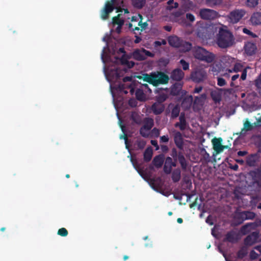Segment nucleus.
Wrapping results in <instances>:
<instances>
[{
  "instance_id": "obj_1",
  "label": "nucleus",
  "mask_w": 261,
  "mask_h": 261,
  "mask_svg": "<svg viewBox=\"0 0 261 261\" xmlns=\"http://www.w3.org/2000/svg\"><path fill=\"white\" fill-rule=\"evenodd\" d=\"M227 224L226 222H223V225L220 224L216 225L215 228L216 229L218 233L215 234L214 230H212V234L217 237L221 240L219 243L218 249L219 251L222 254L226 261H228V230L227 228H223V225Z\"/></svg>"
},
{
  "instance_id": "obj_2",
  "label": "nucleus",
  "mask_w": 261,
  "mask_h": 261,
  "mask_svg": "<svg viewBox=\"0 0 261 261\" xmlns=\"http://www.w3.org/2000/svg\"><path fill=\"white\" fill-rule=\"evenodd\" d=\"M139 79H143V81L157 87L160 85H166L168 83L170 77L164 72L160 71L152 72L150 73H144L142 76H138Z\"/></svg>"
},
{
  "instance_id": "obj_3",
  "label": "nucleus",
  "mask_w": 261,
  "mask_h": 261,
  "mask_svg": "<svg viewBox=\"0 0 261 261\" xmlns=\"http://www.w3.org/2000/svg\"><path fill=\"white\" fill-rule=\"evenodd\" d=\"M169 44L174 48H179L182 53L189 51L192 48V43L183 40L177 36H170L168 38Z\"/></svg>"
},
{
  "instance_id": "obj_4",
  "label": "nucleus",
  "mask_w": 261,
  "mask_h": 261,
  "mask_svg": "<svg viewBox=\"0 0 261 261\" xmlns=\"http://www.w3.org/2000/svg\"><path fill=\"white\" fill-rule=\"evenodd\" d=\"M248 180L246 182L249 186L261 187V168L250 171L247 175Z\"/></svg>"
},
{
  "instance_id": "obj_5",
  "label": "nucleus",
  "mask_w": 261,
  "mask_h": 261,
  "mask_svg": "<svg viewBox=\"0 0 261 261\" xmlns=\"http://www.w3.org/2000/svg\"><path fill=\"white\" fill-rule=\"evenodd\" d=\"M218 45L221 48L228 47V31L220 28L217 38Z\"/></svg>"
},
{
  "instance_id": "obj_6",
  "label": "nucleus",
  "mask_w": 261,
  "mask_h": 261,
  "mask_svg": "<svg viewBox=\"0 0 261 261\" xmlns=\"http://www.w3.org/2000/svg\"><path fill=\"white\" fill-rule=\"evenodd\" d=\"M206 72L202 68H196L191 74V77L193 81L199 83L203 81L206 77Z\"/></svg>"
},
{
  "instance_id": "obj_7",
  "label": "nucleus",
  "mask_w": 261,
  "mask_h": 261,
  "mask_svg": "<svg viewBox=\"0 0 261 261\" xmlns=\"http://www.w3.org/2000/svg\"><path fill=\"white\" fill-rule=\"evenodd\" d=\"M199 15L203 19L213 20L218 17V13L214 10L205 8L200 10Z\"/></svg>"
},
{
  "instance_id": "obj_8",
  "label": "nucleus",
  "mask_w": 261,
  "mask_h": 261,
  "mask_svg": "<svg viewBox=\"0 0 261 261\" xmlns=\"http://www.w3.org/2000/svg\"><path fill=\"white\" fill-rule=\"evenodd\" d=\"M246 14V11L243 9H236L229 13V21L233 23H237Z\"/></svg>"
},
{
  "instance_id": "obj_9",
  "label": "nucleus",
  "mask_w": 261,
  "mask_h": 261,
  "mask_svg": "<svg viewBox=\"0 0 261 261\" xmlns=\"http://www.w3.org/2000/svg\"><path fill=\"white\" fill-rule=\"evenodd\" d=\"M259 238V232L254 231L248 235L244 240V245L246 246H251L258 242Z\"/></svg>"
},
{
  "instance_id": "obj_10",
  "label": "nucleus",
  "mask_w": 261,
  "mask_h": 261,
  "mask_svg": "<svg viewBox=\"0 0 261 261\" xmlns=\"http://www.w3.org/2000/svg\"><path fill=\"white\" fill-rule=\"evenodd\" d=\"M246 162L249 166H256L259 168L260 164V156L257 153L250 154L247 156Z\"/></svg>"
},
{
  "instance_id": "obj_11",
  "label": "nucleus",
  "mask_w": 261,
  "mask_h": 261,
  "mask_svg": "<svg viewBox=\"0 0 261 261\" xmlns=\"http://www.w3.org/2000/svg\"><path fill=\"white\" fill-rule=\"evenodd\" d=\"M183 84L180 82L175 83L171 87L170 94L173 96L179 95L181 94V96L186 94L187 92L185 90H181Z\"/></svg>"
},
{
  "instance_id": "obj_12",
  "label": "nucleus",
  "mask_w": 261,
  "mask_h": 261,
  "mask_svg": "<svg viewBox=\"0 0 261 261\" xmlns=\"http://www.w3.org/2000/svg\"><path fill=\"white\" fill-rule=\"evenodd\" d=\"M245 53L248 56H252L255 55L257 51V46L255 43L247 42L244 46Z\"/></svg>"
},
{
  "instance_id": "obj_13",
  "label": "nucleus",
  "mask_w": 261,
  "mask_h": 261,
  "mask_svg": "<svg viewBox=\"0 0 261 261\" xmlns=\"http://www.w3.org/2000/svg\"><path fill=\"white\" fill-rule=\"evenodd\" d=\"M185 73L180 68H176L172 70L170 74V79L175 81L180 82L184 77Z\"/></svg>"
},
{
  "instance_id": "obj_14",
  "label": "nucleus",
  "mask_w": 261,
  "mask_h": 261,
  "mask_svg": "<svg viewBox=\"0 0 261 261\" xmlns=\"http://www.w3.org/2000/svg\"><path fill=\"white\" fill-rule=\"evenodd\" d=\"M222 139L221 138H214L212 140L213 148L217 153H219L223 151L224 148H227V146H223L222 145Z\"/></svg>"
},
{
  "instance_id": "obj_15",
  "label": "nucleus",
  "mask_w": 261,
  "mask_h": 261,
  "mask_svg": "<svg viewBox=\"0 0 261 261\" xmlns=\"http://www.w3.org/2000/svg\"><path fill=\"white\" fill-rule=\"evenodd\" d=\"M226 92H228V89H226L225 90L224 92V90L222 89H220V90H214L212 91L211 93V96L213 100V101L216 103H219L222 98V95L224 93V94H226Z\"/></svg>"
},
{
  "instance_id": "obj_16",
  "label": "nucleus",
  "mask_w": 261,
  "mask_h": 261,
  "mask_svg": "<svg viewBox=\"0 0 261 261\" xmlns=\"http://www.w3.org/2000/svg\"><path fill=\"white\" fill-rule=\"evenodd\" d=\"M257 226V225L255 222L248 223L242 226L240 231L242 235H245L255 229Z\"/></svg>"
},
{
  "instance_id": "obj_17",
  "label": "nucleus",
  "mask_w": 261,
  "mask_h": 261,
  "mask_svg": "<svg viewBox=\"0 0 261 261\" xmlns=\"http://www.w3.org/2000/svg\"><path fill=\"white\" fill-rule=\"evenodd\" d=\"M193 56L195 58L200 61L202 56L203 53H205V49L202 47L196 46L193 47H192L191 49Z\"/></svg>"
},
{
  "instance_id": "obj_18",
  "label": "nucleus",
  "mask_w": 261,
  "mask_h": 261,
  "mask_svg": "<svg viewBox=\"0 0 261 261\" xmlns=\"http://www.w3.org/2000/svg\"><path fill=\"white\" fill-rule=\"evenodd\" d=\"M174 141L176 147L180 150L184 148V139L179 132H176L174 135Z\"/></svg>"
},
{
  "instance_id": "obj_19",
  "label": "nucleus",
  "mask_w": 261,
  "mask_h": 261,
  "mask_svg": "<svg viewBox=\"0 0 261 261\" xmlns=\"http://www.w3.org/2000/svg\"><path fill=\"white\" fill-rule=\"evenodd\" d=\"M151 109L154 115H160L164 112L165 106L163 103L155 102L151 106Z\"/></svg>"
},
{
  "instance_id": "obj_20",
  "label": "nucleus",
  "mask_w": 261,
  "mask_h": 261,
  "mask_svg": "<svg viewBox=\"0 0 261 261\" xmlns=\"http://www.w3.org/2000/svg\"><path fill=\"white\" fill-rule=\"evenodd\" d=\"M202 57L203 58H201L200 61H204L207 63H212L216 58V56L214 54L207 50H205V53L203 54Z\"/></svg>"
},
{
  "instance_id": "obj_21",
  "label": "nucleus",
  "mask_w": 261,
  "mask_h": 261,
  "mask_svg": "<svg viewBox=\"0 0 261 261\" xmlns=\"http://www.w3.org/2000/svg\"><path fill=\"white\" fill-rule=\"evenodd\" d=\"M242 212L236 213L233 218L231 225L237 226L243 223L245 221L244 216Z\"/></svg>"
},
{
  "instance_id": "obj_22",
  "label": "nucleus",
  "mask_w": 261,
  "mask_h": 261,
  "mask_svg": "<svg viewBox=\"0 0 261 261\" xmlns=\"http://www.w3.org/2000/svg\"><path fill=\"white\" fill-rule=\"evenodd\" d=\"M177 161L180 164L182 170L183 171H186L189 163L181 152H178V156H177Z\"/></svg>"
},
{
  "instance_id": "obj_23",
  "label": "nucleus",
  "mask_w": 261,
  "mask_h": 261,
  "mask_svg": "<svg viewBox=\"0 0 261 261\" xmlns=\"http://www.w3.org/2000/svg\"><path fill=\"white\" fill-rule=\"evenodd\" d=\"M179 122L175 124V127H179L181 130L186 129L188 125L184 114H181L179 118Z\"/></svg>"
},
{
  "instance_id": "obj_24",
  "label": "nucleus",
  "mask_w": 261,
  "mask_h": 261,
  "mask_svg": "<svg viewBox=\"0 0 261 261\" xmlns=\"http://www.w3.org/2000/svg\"><path fill=\"white\" fill-rule=\"evenodd\" d=\"M241 238L240 231H229V242H237Z\"/></svg>"
},
{
  "instance_id": "obj_25",
  "label": "nucleus",
  "mask_w": 261,
  "mask_h": 261,
  "mask_svg": "<svg viewBox=\"0 0 261 261\" xmlns=\"http://www.w3.org/2000/svg\"><path fill=\"white\" fill-rule=\"evenodd\" d=\"M153 119L151 118H145L144 120V124L142 126V129H146V131L150 130L153 126Z\"/></svg>"
},
{
  "instance_id": "obj_26",
  "label": "nucleus",
  "mask_w": 261,
  "mask_h": 261,
  "mask_svg": "<svg viewBox=\"0 0 261 261\" xmlns=\"http://www.w3.org/2000/svg\"><path fill=\"white\" fill-rule=\"evenodd\" d=\"M164 161V155L163 154H159L153 158L152 163L156 167L160 168L162 166Z\"/></svg>"
},
{
  "instance_id": "obj_27",
  "label": "nucleus",
  "mask_w": 261,
  "mask_h": 261,
  "mask_svg": "<svg viewBox=\"0 0 261 261\" xmlns=\"http://www.w3.org/2000/svg\"><path fill=\"white\" fill-rule=\"evenodd\" d=\"M133 57L134 59L137 61H143L146 59L145 56H144V53L142 51V48L140 49H136L133 53Z\"/></svg>"
},
{
  "instance_id": "obj_28",
  "label": "nucleus",
  "mask_w": 261,
  "mask_h": 261,
  "mask_svg": "<svg viewBox=\"0 0 261 261\" xmlns=\"http://www.w3.org/2000/svg\"><path fill=\"white\" fill-rule=\"evenodd\" d=\"M250 21L253 25L261 24V13H254L251 17Z\"/></svg>"
},
{
  "instance_id": "obj_29",
  "label": "nucleus",
  "mask_w": 261,
  "mask_h": 261,
  "mask_svg": "<svg viewBox=\"0 0 261 261\" xmlns=\"http://www.w3.org/2000/svg\"><path fill=\"white\" fill-rule=\"evenodd\" d=\"M163 90V89L161 88L155 90V93H159V94L156 96V102L161 103H163L168 97V95L166 93H160V91Z\"/></svg>"
},
{
  "instance_id": "obj_30",
  "label": "nucleus",
  "mask_w": 261,
  "mask_h": 261,
  "mask_svg": "<svg viewBox=\"0 0 261 261\" xmlns=\"http://www.w3.org/2000/svg\"><path fill=\"white\" fill-rule=\"evenodd\" d=\"M171 178L174 182H177L180 180L181 178V171L179 168H176L173 171Z\"/></svg>"
},
{
  "instance_id": "obj_31",
  "label": "nucleus",
  "mask_w": 261,
  "mask_h": 261,
  "mask_svg": "<svg viewBox=\"0 0 261 261\" xmlns=\"http://www.w3.org/2000/svg\"><path fill=\"white\" fill-rule=\"evenodd\" d=\"M172 107L171 113V118L172 119L177 117L180 112V108L178 105L174 106L173 105H169V107Z\"/></svg>"
},
{
  "instance_id": "obj_32",
  "label": "nucleus",
  "mask_w": 261,
  "mask_h": 261,
  "mask_svg": "<svg viewBox=\"0 0 261 261\" xmlns=\"http://www.w3.org/2000/svg\"><path fill=\"white\" fill-rule=\"evenodd\" d=\"M152 149L151 148H147L143 154L144 161L146 162H149L152 158Z\"/></svg>"
},
{
  "instance_id": "obj_33",
  "label": "nucleus",
  "mask_w": 261,
  "mask_h": 261,
  "mask_svg": "<svg viewBox=\"0 0 261 261\" xmlns=\"http://www.w3.org/2000/svg\"><path fill=\"white\" fill-rule=\"evenodd\" d=\"M256 126H254V123H251L249 121L248 119H247L245 122L244 123L243 128L242 129L241 132L243 133V132H247L250 131L253 129L254 127Z\"/></svg>"
},
{
  "instance_id": "obj_34",
  "label": "nucleus",
  "mask_w": 261,
  "mask_h": 261,
  "mask_svg": "<svg viewBox=\"0 0 261 261\" xmlns=\"http://www.w3.org/2000/svg\"><path fill=\"white\" fill-rule=\"evenodd\" d=\"M193 98L192 95L188 96L184 98L182 101V106L187 108H190L192 105Z\"/></svg>"
},
{
  "instance_id": "obj_35",
  "label": "nucleus",
  "mask_w": 261,
  "mask_h": 261,
  "mask_svg": "<svg viewBox=\"0 0 261 261\" xmlns=\"http://www.w3.org/2000/svg\"><path fill=\"white\" fill-rule=\"evenodd\" d=\"M146 3L145 0H132L133 6L137 9L142 8Z\"/></svg>"
},
{
  "instance_id": "obj_36",
  "label": "nucleus",
  "mask_w": 261,
  "mask_h": 261,
  "mask_svg": "<svg viewBox=\"0 0 261 261\" xmlns=\"http://www.w3.org/2000/svg\"><path fill=\"white\" fill-rule=\"evenodd\" d=\"M223 0H205L206 5L210 7H214L221 5Z\"/></svg>"
},
{
  "instance_id": "obj_37",
  "label": "nucleus",
  "mask_w": 261,
  "mask_h": 261,
  "mask_svg": "<svg viewBox=\"0 0 261 261\" xmlns=\"http://www.w3.org/2000/svg\"><path fill=\"white\" fill-rule=\"evenodd\" d=\"M135 95L136 98L139 101H143L145 100V95L142 89H137L136 91Z\"/></svg>"
},
{
  "instance_id": "obj_38",
  "label": "nucleus",
  "mask_w": 261,
  "mask_h": 261,
  "mask_svg": "<svg viewBox=\"0 0 261 261\" xmlns=\"http://www.w3.org/2000/svg\"><path fill=\"white\" fill-rule=\"evenodd\" d=\"M254 85L256 87V91L261 95V73L255 80Z\"/></svg>"
},
{
  "instance_id": "obj_39",
  "label": "nucleus",
  "mask_w": 261,
  "mask_h": 261,
  "mask_svg": "<svg viewBox=\"0 0 261 261\" xmlns=\"http://www.w3.org/2000/svg\"><path fill=\"white\" fill-rule=\"evenodd\" d=\"M115 2V0H111L110 1H108L106 4L104 9L108 11L110 13L112 12L114 9V3Z\"/></svg>"
},
{
  "instance_id": "obj_40",
  "label": "nucleus",
  "mask_w": 261,
  "mask_h": 261,
  "mask_svg": "<svg viewBox=\"0 0 261 261\" xmlns=\"http://www.w3.org/2000/svg\"><path fill=\"white\" fill-rule=\"evenodd\" d=\"M242 38L240 37L235 38L233 34L229 32V46H232L238 42H241Z\"/></svg>"
},
{
  "instance_id": "obj_41",
  "label": "nucleus",
  "mask_w": 261,
  "mask_h": 261,
  "mask_svg": "<svg viewBox=\"0 0 261 261\" xmlns=\"http://www.w3.org/2000/svg\"><path fill=\"white\" fill-rule=\"evenodd\" d=\"M131 119L137 124H140L141 119L140 116L136 112H133L130 115Z\"/></svg>"
},
{
  "instance_id": "obj_42",
  "label": "nucleus",
  "mask_w": 261,
  "mask_h": 261,
  "mask_svg": "<svg viewBox=\"0 0 261 261\" xmlns=\"http://www.w3.org/2000/svg\"><path fill=\"white\" fill-rule=\"evenodd\" d=\"M243 216H244L245 220H252L255 217V214L250 211H244L242 212Z\"/></svg>"
},
{
  "instance_id": "obj_43",
  "label": "nucleus",
  "mask_w": 261,
  "mask_h": 261,
  "mask_svg": "<svg viewBox=\"0 0 261 261\" xmlns=\"http://www.w3.org/2000/svg\"><path fill=\"white\" fill-rule=\"evenodd\" d=\"M247 247L244 246L242 247L238 252V256L240 258H244L248 253Z\"/></svg>"
},
{
  "instance_id": "obj_44",
  "label": "nucleus",
  "mask_w": 261,
  "mask_h": 261,
  "mask_svg": "<svg viewBox=\"0 0 261 261\" xmlns=\"http://www.w3.org/2000/svg\"><path fill=\"white\" fill-rule=\"evenodd\" d=\"M210 70L214 74L217 73L221 70V65L217 63L213 64L210 66Z\"/></svg>"
},
{
  "instance_id": "obj_45",
  "label": "nucleus",
  "mask_w": 261,
  "mask_h": 261,
  "mask_svg": "<svg viewBox=\"0 0 261 261\" xmlns=\"http://www.w3.org/2000/svg\"><path fill=\"white\" fill-rule=\"evenodd\" d=\"M120 14H118L117 16L114 17L112 19L113 23L114 24H117L118 25H123L124 24V20L121 19L120 17Z\"/></svg>"
},
{
  "instance_id": "obj_46",
  "label": "nucleus",
  "mask_w": 261,
  "mask_h": 261,
  "mask_svg": "<svg viewBox=\"0 0 261 261\" xmlns=\"http://www.w3.org/2000/svg\"><path fill=\"white\" fill-rule=\"evenodd\" d=\"M243 69H244L243 65L241 63H237L234 64V67L232 70L229 69V73L231 72L232 71L237 72L239 71H241Z\"/></svg>"
},
{
  "instance_id": "obj_47",
  "label": "nucleus",
  "mask_w": 261,
  "mask_h": 261,
  "mask_svg": "<svg viewBox=\"0 0 261 261\" xmlns=\"http://www.w3.org/2000/svg\"><path fill=\"white\" fill-rule=\"evenodd\" d=\"M168 6L167 9L169 10H171L173 8H177L178 7V4L176 2L174 3V0H169L167 2Z\"/></svg>"
},
{
  "instance_id": "obj_48",
  "label": "nucleus",
  "mask_w": 261,
  "mask_h": 261,
  "mask_svg": "<svg viewBox=\"0 0 261 261\" xmlns=\"http://www.w3.org/2000/svg\"><path fill=\"white\" fill-rule=\"evenodd\" d=\"M258 4V0H247L246 5L248 7L254 8Z\"/></svg>"
},
{
  "instance_id": "obj_49",
  "label": "nucleus",
  "mask_w": 261,
  "mask_h": 261,
  "mask_svg": "<svg viewBox=\"0 0 261 261\" xmlns=\"http://www.w3.org/2000/svg\"><path fill=\"white\" fill-rule=\"evenodd\" d=\"M164 165H170L175 167L177 165L176 161H173V160L171 157L168 156L166 158Z\"/></svg>"
},
{
  "instance_id": "obj_50",
  "label": "nucleus",
  "mask_w": 261,
  "mask_h": 261,
  "mask_svg": "<svg viewBox=\"0 0 261 261\" xmlns=\"http://www.w3.org/2000/svg\"><path fill=\"white\" fill-rule=\"evenodd\" d=\"M179 63L181 65L184 70H187L189 69V64L184 59H181L179 61Z\"/></svg>"
},
{
  "instance_id": "obj_51",
  "label": "nucleus",
  "mask_w": 261,
  "mask_h": 261,
  "mask_svg": "<svg viewBox=\"0 0 261 261\" xmlns=\"http://www.w3.org/2000/svg\"><path fill=\"white\" fill-rule=\"evenodd\" d=\"M137 147L140 149H143L146 145V142L143 140H138L136 142Z\"/></svg>"
},
{
  "instance_id": "obj_52",
  "label": "nucleus",
  "mask_w": 261,
  "mask_h": 261,
  "mask_svg": "<svg viewBox=\"0 0 261 261\" xmlns=\"http://www.w3.org/2000/svg\"><path fill=\"white\" fill-rule=\"evenodd\" d=\"M255 144L258 148V152H261V136H258L256 138Z\"/></svg>"
},
{
  "instance_id": "obj_53",
  "label": "nucleus",
  "mask_w": 261,
  "mask_h": 261,
  "mask_svg": "<svg viewBox=\"0 0 261 261\" xmlns=\"http://www.w3.org/2000/svg\"><path fill=\"white\" fill-rule=\"evenodd\" d=\"M58 234L62 237H66L68 235V231L65 228H60L58 231Z\"/></svg>"
},
{
  "instance_id": "obj_54",
  "label": "nucleus",
  "mask_w": 261,
  "mask_h": 261,
  "mask_svg": "<svg viewBox=\"0 0 261 261\" xmlns=\"http://www.w3.org/2000/svg\"><path fill=\"white\" fill-rule=\"evenodd\" d=\"M110 13V12L103 8L101 12V18L103 20L107 19L109 17Z\"/></svg>"
},
{
  "instance_id": "obj_55",
  "label": "nucleus",
  "mask_w": 261,
  "mask_h": 261,
  "mask_svg": "<svg viewBox=\"0 0 261 261\" xmlns=\"http://www.w3.org/2000/svg\"><path fill=\"white\" fill-rule=\"evenodd\" d=\"M243 32L245 34H246L247 35L251 36L252 38L257 37V36L255 34L253 33V32H252L251 31H250L249 30H248L247 28H244L243 29Z\"/></svg>"
},
{
  "instance_id": "obj_56",
  "label": "nucleus",
  "mask_w": 261,
  "mask_h": 261,
  "mask_svg": "<svg viewBox=\"0 0 261 261\" xmlns=\"http://www.w3.org/2000/svg\"><path fill=\"white\" fill-rule=\"evenodd\" d=\"M142 51L144 53V56H145L146 58L147 57H149L153 58L154 56V54L149 50H147L144 48H142Z\"/></svg>"
},
{
  "instance_id": "obj_57",
  "label": "nucleus",
  "mask_w": 261,
  "mask_h": 261,
  "mask_svg": "<svg viewBox=\"0 0 261 261\" xmlns=\"http://www.w3.org/2000/svg\"><path fill=\"white\" fill-rule=\"evenodd\" d=\"M173 167L170 165H164L163 168L164 172L167 174H170L172 171Z\"/></svg>"
},
{
  "instance_id": "obj_58",
  "label": "nucleus",
  "mask_w": 261,
  "mask_h": 261,
  "mask_svg": "<svg viewBox=\"0 0 261 261\" xmlns=\"http://www.w3.org/2000/svg\"><path fill=\"white\" fill-rule=\"evenodd\" d=\"M171 155L172 156L174 161H177V156H178V152H177L175 148L172 149Z\"/></svg>"
},
{
  "instance_id": "obj_59",
  "label": "nucleus",
  "mask_w": 261,
  "mask_h": 261,
  "mask_svg": "<svg viewBox=\"0 0 261 261\" xmlns=\"http://www.w3.org/2000/svg\"><path fill=\"white\" fill-rule=\"evenodd\" d=\"M249 255L250 258L253 260L256 259L258 256V254L254 250L250 251Z\"/></svg>"
},
{
  "instance_id": "obj_60",
  "label": "nucleus",
  "mask_w": 261,
  "mask_h": 261,
  "mask_svg": "<svg viewBox=\"0 0 261 261\" xmlns=\"http://www.w3.org/2000/svg\"><path fill=\"white\" fill-rule=\"evenodd\" d=\"M148 132V131H146V129H142L141 127L140 129V134L144 138H147L149 136Z\"/></svg>"
},
{
  "instance_id": "obj_61",
  "label": "nucleus",
  "mask_w": 261,
  "mask_h": 261,
  "mask_svg": "<svg viewBox=\"0 0 261 261\" xmlns=\"http://www.w3.org/2000/svg\"><path fill=\"white\" fill-rule=\"evenodd\" d=\"M186 18L189 20L190 22H193L195 20V16L191 13H187L186 14Z\"/></svg>"
},
{
  "instance_id": "obj_62",
  "label": "nucleus",
  "mask_w": 261,
  "mask_h": 261,
  "mask_svg": "<svg viewBox=\"0 0 261 261\" xmlns=\"http://www.w3.org/2000/svg\"><path fill=\"white\" fill-rule=\"evenodd\" d=\"M138 25L141 28V31L145 30L148 25L147 22H142L141 20L138 23Z\"/></svg>"
},
{
  "instance_id": "obj_63",
  "label": "nucleus",
  "mask_w": 261,
  "mask_h": 261,
  "mask_svg": "<svg viewBox=\"0 0 261 261\" xmlns=\"http://www.w3.org/2000/svg\"><path fill=\"white\" fill-rule=\"evenodd\" d=\"M225 80L222 77L218 78V82L217 84L220 86H223L225 84Z\"/></svg>"
},
{
  "instance_id": "obj_64",
  "label": "nucleus",
  "mask_w": 261,
  "mask_h": 261,
  "mask_svg": "<svg viewBox=\"0 0 261 261\" xmlns=\"http://www.w3.org/2000/svg\"><path fill=\"white\" fill-rule=\"evenodd\" d=\"M169 141V137L167 135L163 136L160 137V142H168Z\"/></svg>"
}]
</instances>
